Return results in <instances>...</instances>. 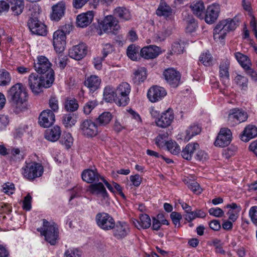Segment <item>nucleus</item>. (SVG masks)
<instances>
[{"label":"nucleus","instance_id":"obj_11","mask_svg":"<svg viewBox=\"0 0 257 257\" xmlns=\"http://www.w3.org/2000/svg\"><path fill=\"white\" fill-rule=\"evenodd\" d=\"M34 68L41 75L49 74L51 72L54 73L51 68V63L44 56H39L37 57V62L34 63Z\"/></svg>","mask_w":257,"mask_h":257},{"label":"nucleus","instance_id":"obj_34","mask_svg":"<svg viewBox=\"0 0 257 257\" xmlns=\"http://www.w3.org/2000/svg\"><path fill=\"white\" fill-rule=\"evenodd\" d=\"M113 14L115 16L119 18L122 22L129 21L132 18L129 10L125 7H117L114 9Z\"/></svg>","mask_w":257,"mask_h":257},{"label":"nucleus","instance_id":"obj_37","mask_svg":"<svg viewBox=\"0 0 257 257\" xmlns=\"http://www.w3.org/2000/svg\"><path fill=\"white\" fill-rule=\"evenodd\" d=\"M200 132L201 128L197 125H191L186 130L182 139L184 142H188L193 137L198 135Z\"/></svg>","mask_w":257,"mask_h":257},{"label":"nucleus","instance_id":"obj_61","mask_svg":"<svg viewBox=\"0 0 257 257\" xmlns=\"http://www.w3.org/2000/svg\"><path fill=\"white\" fill-rule=\"evenodd\" d=\"M90 1V0H73L72 5L74 8L79 9Z\"/></svg>","mask_w":257,"mask_h":257},{"label":"nucleus","instance_id":"obj_5","mask_svg":"<svg viewBox=\"0 0 257 257\" xmlns=\"http://www.w3.org/2000/svg\"><path fill=\"white\" fill-rule=\"evenodd\" d=\"M72 29L71 26L65 25L62 30H58L54 33L53 45L57 53H61L64 50L66 45V35L69 33L70 30Z\"/></svg>","mask_w":257,"mask_h":257},{"label":"nucleus","instance_id":"obj_32","mask_svg":"<svg viewBox=\"0 0 257 257\" xmlns=\"http://www.w3.org/2000/svg\"><path fill=\"white\" fill-rule=\"evenodd\" d=\"M133 223L138 229L140 228L147 229L150 227L151 220L148 215L141 214L140 215V220H135L133 221Z\"/></svg>","mask_w":257,"mask_h":257},{"label":"nucleus","instance_id":"obj_48","mask_svg":"<svg viewBox=\"0 0 257 257\" xmlns=\"http://www.w3.org/2000/svg\"><path fill=\"white\" fill-rule=\"evenodd\" d=\"M98 105V101L96 100H91L86 103L83 106V112L88 115Z\"/></svg>","mask_w":257,"mask_h":257},{"label":"nucleus","instance_id":"obj_44","mask_svg":"<svg viewBox=\"0 0 257 257\" xmlns=\"http://www.w3.org/2000/svg\"><path fill=\"white\" fill-rule=\"evenodd\" d=\"M168 134L164 132L160 134L155 139V144L159 148L163 147L167 145L168 142Z\"/></svg>","mask_w":257,"mask_h":257},{"label":"nucleus","instance_id":"obj_54","mask_svg":"<svg viewBox=\"0 0 257 257\" xmlns=\"http://www.w3.org/2000/svg\"><path fill=\"white\" fill-rule=\"evenodd\" d=\"M49 105L53 112L58 111L59 109L58 100L56 96H52L50 97Z\"/></svg>","mask_w":257,"mask_h":257},{"label":"nucleus","instance_id":"obj_42","mask_svg":"<svg viewBox=\"0 0 257 257\" xmlns=\"http://www.w3.org/2000/svg\"><path fill=\"white\" fill-rule=\"evenodd\" d=\"M111 119V114L109 112H104L96 118V122L99 125H106L109 123Z\"/></svg>","mask_w":257,"mask_h":257},{"label":"nucleus","instance_id":"obj_49","mask_svg":"<svg viewBox=\"0 0 257 257\" xmlns=\"http://www.w3.org/2000/svg\"><path fill=\"white\" fill-rule=\"evenodd\" d=\"M166 146L168 150L172 154L177 155L180 151V146L175 142L170 141Z\"/></svg>","mask_w":257,"mask_h":257},{"label":"nucleus","instance_id":"obj_29","mask_svg":"<svg viewBox=\"0 0 257 257\" xmlns=\"http://www.w3.org/2000/svg\"><path fill=\"white\" fill-rule=\"evenodd\" d=\"M61 134L60 127L58 125H55L45 131V138L48 141L54 142L60 138Z\"/></svg>","mask_w":257,"mask_h":257},{"label":"nucleus","instance_id":"obj_13","mask_svg":"<svg viewBox=\"0 0 257 257\" xmlns=\"http://www.w3.org/2000/svg\"><path fill=\"white\" fill-rule=\"evenodd\" d=\"M174 119V114L173 109H168L167 110L162 113L159 118L155 120L156 125L161 128H167L173 121Z\"/></svg>","mask_w":257,"mask_h":257},{"label":"nucleus","instance_id":"obj_60","mask_svg":"<svg viewBox=\"0 0 257 257\" xmlns=\"http://www.w3.org/2000/svg\"><path fill=\"white\" fill-rule=\"evenodd\" d=\"M188 188L191 190L193 192L197 194L201 193L202 189L200 187L199 184L196 182H192L188 184Z\"/></svg>","mask_w":257,"mask_h":257},{"label":"nucleus","instance_id":"obj_18","mask_svg":"<svg viewBox=\"0 0 257 257\" xmlns=\"http://www.w3.org/2000/svg\"><path fill=\"white\" fill-rule=\"evenodd\" d=\"M219 12L220 7L218 4H212L208 7L205 14H204L205 22L209 24L214 23L218 18Z\"/></svg>","mask_w":257,"mask_h":257},{"label":"nucleus","instance_id":"obj_10","mask_svg":"<svg viewBox=\"0 0 257 257\" xmlns=\"http://www.w3.org/2000/svg\"><path fill=\"white\" fill-rule=\"evenodd\" d=\"M247 118L248 114L247 112L238 108L230 110L228 116L229 122L233 125L245 121Z\"/></svg>","mask_w":257,"mask_h":257},{"label":"nucleus","instance_id":"obj_9","mask_svg":"<svg viewBox=\"0 0 257 257\" xmlns=\"http://www.w3.org/2000/svg\"><path fill=\"white\" fill-rule=\"evenodd\" d=\"M79 132L87 138L95 136L98 132L96 124L90 119L83 120L80 124Z\"/></svg>","mask_w":257,"mask_h":257},{"label":"nucleus","instance_id":"obj_15","mask_svg":"<svg viewBox=\"0 0 257 257\" xmlns=\"http://www.w3.org/2000/svg\"><path fill=\"white\" fill-rule=\"evenodd\" d=\"M87 51V45L85 43H81L69 49V56L75 60H80L86 55Z\"/></svg>","mask_w":257,"mask_h":257},{"label":"nucleus","instance_id":"obj_33","mask_svg":"<svg viewBox=\"0 0 257 257\" xmlns=\"http://www.w3.org/2000/svg\"><path fill=\"white\" fill-rule=\"evenodd\" d=\"M101 79L96 75H91L85 81L84 84L91 91H95L100 86Z\"/></svg>","mask_w":257,"mask_h":257},{"label":"nucleus","instance_id":"obj_45","mask_svg":"<svg viewBox=\"0 0 257 257\" xmlns=\"http://www.w3.org/2000/svg\"><path fill=\"white\" fill-rule=\"evenodd\" d=\"M11 80L10 73L5 69L0 70V85L5 86L9 85Z\"/></svg>","mask_w":257,"mask_h":257},{"label":"nucleus","instance_id":"obj_12","mask_svg":"<svg viewBox=\"0 0 257 257\" xmlns=\"http://www.w3.org/2000/svg\"><path fill=\"white\" fill-rule=\"evenodd\" d=\"M28 26L34 34L40 36H45L47 34L46 26L36 18H31L28 22Z\"/></svg>","mask_w":257,"mask_h":257},{"label":"nucleus","instance_id":"obj_24","mask_svg":"<svg viewBox=\"0 0 257 257\" xmlns=\"http://www.w3.org/2000/svg\"><path fill=\"white\" fill-rule=\"evenodd\" d=\"M113 229V235L117 239L124 237L130 232L128 225L124 222H118Z\"/></svg>","mask_w":257,"mask_h":257},{"label":"nucleus","instance_id":"obj_39","mask_svg":"<svg viewBox=\"0 0 257 257\" xmlns=\"http://www.w3.org/2000/svg\"><path fill=\"white\" fill-rule=\"evenodd\" d=\"M11 9L15 16H18L22 13L24 9V2L23 0H14L10 3Z\"/></svg>","mask_w":257,"mask_h":257},{"label":"nucleus","instance_id":"obj_22","mask_svg":"<svg viewBox=\"0 0 257 257\" xmlns=\"http://www.w3.org/2000/svg\"><path fill=\"white\" fill-rule=\"evenodd\" d=\"M94 18V13L92 11H89L86 13L78 15L76 18V25L80 28H84L88 26L92 22Z\"/></svg>","mask_w":257,"mask_h":257},{"label":"nucleus","instance_id":"obj_16","mask_svg":"<svg viewBox=\"0 0 257 257\" xmlns=\"http://www.w3.org/2000/svg\"><path fill=\"white\" fill-rule=\"evenodd\" d=\"M232 134L230 130L227 128H222L214 142L216 146L224 147L228 146L231 141Z\"/></svg>","mask_w":257,"mask_h":257},{"label":"nucleus","instance_id":"obj_58","mask_svg":"<svg viewBox=\"0 0 257 257\" xmlns=\"http://www.w3.org/2000/svg\"><path fill=\"white\" fill-rule=\"evenodd\" d=\"M249 216L252 223L257 225V206H252L250 208Z\"/></svg>","mask_w":257,"mask_h":257},{"label":"nucleus","instance_id":"obj_55","mask_svg":"<svg viewBox=\"0 0 257 257\" xmlns=\"http://www.w3.org/2000/svg\"><path fill=\"white\" fill-rule=\"evenodd\" d=\"M183 44H181L179 42H174L172 47L171 51V54H180L183 53L184 50Z\"/></svg>","mask_w":257,"mask_h":257},{"label":"nucleus","instance_id":"obj_2","mask_svg":"<svg viewBox=\"0 0 257 257\" xmlns=\"http://www.w3.org/2000/svg\"><path fill=\"white\" fill-rule=\"evenodd\" d=\"M54 80V76L53 72L49 74L45 75L32 73L28 78V85L34 94H38L42 91L43 87H49Z\"/></svg>","mask_w":257,"mask_h":257},{"label":"nucleus","instance_id":"obj_7","mask_svg":"<svg viewBox=\"0 0 257 257\" xmlns=\"http://www.w3.org/2000/svg\"><path fill=\"white\" fill-rule=\"evenodd\" d=\"M43 167L40 163L34 162L26 163L21 169V173L26 179L33 180L41 176L43 173Z\"/></svg>","mask_w":257,"mask_h":257},{"label":"nucleus","instance_id":"obj_51","mask_svg":"<svg viewBox=\"0 0 257 257\" xmlns=\"http://www.w3.org/2000/svg\"><path fill=\"white\" fill-rule=\"evenodd\" d=\"M81 251L77 248H69L64 253V257H81Z\"/></svg>","mask_w":257,"mask_h":257},{"label":"nucleus","instance_id":"obj_23","mask_svg":"<svg viewBox=\"0 0 257 257\" xmlns=\"http://www.w3.org/2000/svg\"><path fill=\"white\" fill-rule=\"evenodd\" d=\"M160 53V49L155 45H150L143 48L141 51V56L145 59H154Z\"/></svg>","mask_w":257,"mask_h":257},{"label":"nucleus","instance_id":"obj_17","mask_svg":"<svg viewBox=\"0 0 257 257\" xmlns=\"http://www.w3.org/2000/svg\"><path fill=\"white\" fill-rule=\"evenodd\" d=\"M166 94L167 92L163 87L153 86L149 89L147 96L150 101L156 102L162 100Z\"/></svg>","mask_w":257,"mask_h":257},{"label":"nucleus","instance_id":"obj_25","mask_svg":"<svg viewBox=\"0 0 257 257\" xmlns=\"http://www.w3.org/2000/svg\"><path fill=\"white\" fill-rule=\"evenodd\" d=\"M52 12L51 14V19L55 21H59L64 15L66 9V5L65 2H60L52 8Z\"/></svg>","mask_w":257,"mask_h":257},{"label":"nucleus","instance_id":"obj_21","mask_svg":"<svg viewBox=\"0 0 257 257\" xmlns=\"http://www.w3.org/2000/svg\"><path fill=\"white\" fill-rule=\"evenodd\" d=\"M117 20L111 15L107 16L104 19L102 29L105 32H109L112 30L117 31L119 29Z\"/></svg>","mask_w":257,"mask_h":257},{"label":"nucleus","instance_id":"obj_63","mask_svg":"<svg viewBox=\"0 0 257 257\" xmlns=\"http://www.w3.org/2000/svg\"><path fill=\"white\" fill-rule=\"evenodd\" d=\"M130 180L132 182L133 185L138 187L140 185L142 182V178L139 174L132 175L130 176Z\"/></svg>","mask_w":257,"mask_h":257},{"label":"nucleus","instance_id":"obj_30","mask_svg":"<svg viewBox=\"0 0 257 257\" xmlns=\"http://www.w3.org/2000/svg\"><path fill=\"white\" fill-rule=\"evenodd\" d=\"M190 8L196 17L200 19H204L205 6L203 2L199 1L193 2L190 6Z\"/></svg>","mask_w":257,"mask_h":257},{"label":"nucleus","instance_id":"obj_35","mask_svg":"<svg viewBox=\"0 0 257 257\" xmlns=\"http://www.w3.org/2000/svg\"><path fill=\"white\" fill-rule=\"evenodd\" d=\"M64 109L66 111L73 112L78 110L79 104L77 100L74 98L67 97L63 103Z\"/></svg>","mask_w":257,"mask_h":257},{"label":"nucleus","instance_id":"obj_53","mask_svg":"<svg viewBox=\"0 0 257 257\" xmlns=\"http://www.w3.org/2000/svg\"><path fill=\"white\" fill-rule=\"evenodd\" d=\"M170 218L176 227L180 226V220L182 219V216L180 213L175 211L172 212Z\"/></svg>","mask_w":257,"mask_h":257},{"label":"nucleus","instance_id":"obj_19","mask_svg":"<svg viewBox=\"0 0 257 257\" xmlns=\"http://www.w3.org/2000/svg\"><path fill=\"white\" fill-rule=\"evenodd\" d=\"M55 120V116L53 112L49 109L43 110L39 117V124L44 127L51 126Z\"/></svg>","mask_w":257,"mask_h":257},{"label":"nucleus","instance_id":"obj_38","mask_svg":"<svg viewBox=\"0 0 257 257\" xmlns=\"http://www.w3.org/2000/svg\"><path fill=\"white\" fill-rule=\"evenodd\" d=\"M103 98L107 102L115 103V89L110 85L105 86L103 91Z\"/></svg>","mask_w":257,"mask_h":257},{"label":"nucleus","instance_id":"obj_43","mask_svg":"<svg viewBox=\"0 0 257 257\" xmlns=\"http://www.w3.org/2000/svg\"><path fill=\"white\" fill-rule=\"evenodd\" d=\"M76 122L75 115L73 113H68L64 115L63 117V123L66 127H71Z\"/></svg>","mask_w":257,"mask_h":257},{"label":"nucleus","instance_id":"obj_6","mask_svg":"<svg viewBox=\"0 0 257 257\" xmlns=\"http://www.w3.org/2000/svg\"><path fill=\"white\" fill-rule=\"evenodd\" d=\"M131 86L127 82H121L115 89V104L119 106H125L130 101L129 94Z\"/></svg>","mask_w":257,"mask_h":257},{"label":"nucleus","instance_id":"obj_3","mask_svg":"<svg viewBox=\"0 0 257 257\" xmlns=\"http://www.w3.org/2000/svg\"><path fill=\"white\" fill-rule=\"evenodd\" d=\"M238 20L234 17L232 19H227L220 22L215 27L213 37L216 41H221L225 37L227 33L235 30L238 25Z\"/></svg>","mask_w":257,"mask_h":257},{"label":"nucleus","instance_id":"obj_57","mask_svg":"<svg viewBox=\"0 0 257 257\" xmlns=\"http://www.w3.org/2000/svg\"><path fill=\"white\" fill-rule=\"evenodd\" d=\"M208 212L210 215L216 217H221L223 216L224 211L220 208H211L209 209Z\"/></svg>","mask_w":257,"mask_h":257},{"label":"nucleus","instance_id":"obj_27","mask_svg":"<svg viewBox=\"0 0 257 257\" xmlns=\"http://www.w3.org/2000/svg\"><path fill=\"white\" fill-rule=\"evenodd\" d=\"M88 191L93 195H101L104 199L108 196L106 190L101 182L91 184L88 188Z\"/></svg>","mask_w":257,"mask_h":257},{"label":"nucleus","instance_id":"obj_36","mask_svg":"<svg viewBox=\"0 0 257 257\" xmlns=\"http://www.w3.org/2000/svg\"><path fill=\"white\" fill-rule=\"evenodd\" d=\"M199 147L197 143H189L186 145L185 148L182 150L181 155L182 157L187 160H190L194 151Z\"/></svg>","mask_w":257,"mask_h":257},{"label":"nucleus","instance_id":"obj_56","mask_svg":"<svg viewBox=\"0 0 257 257\" xmlns=\"http://www.w3.org/2000/svg\"><path fill=\"white\" fill-rule=\"evenodd\" d=\"M113 0H90L89 5L90 7L93 9H96L99 4H110Z\"/></svg>","mask_w":257,"mask_h":257},{"label":"nucleus","instance_id":"obj_52","mask_svg":"<svg viewBox=\"0 0 257 257\" xmlns=\"http://www.w3.org/2000/svg\"><path fill=\"white\" fill-rule=\"evenodd\" d=\"M138 52V48L133 45H130L127 49V55L133 60H137Z\"/></svg>","mask_w":257,"mask_h":257},{"label":"nucleus","instance_id":"obj_40","mask_svg":"<svg viewBox=\"0 0 257 257\" xmlns=\"http://www.w3.org/2000/svg\"><path fill=\"white\" fill-rule=\"evenodd\" d=\"M230 62L227 59L223 60L219 65V74L222 78H229V67Z\"/></svg>","mask_w":257,"mask_h":257},{"label":"nucleus","instance_id":"obj_31","mask_svg":"<svg viewBox=\"0 0 257 257\" xmlns=\"http://www.w3.org/2000/svg\"><path fill=\"white\" fill-rule=\"evenodd\" d=\"M257 136V127L255 125H248L244 128L241 136V140L248 142Z\"/></svg>","mask_w":257,"mask_h":257},{"label":"nucleus","instance_id":"obj_64","mask_svg":"<svg viewBox=\"0 0 257 257\" xmlns=\"http://www.w3.org/2000/svg\"><path fill=\"white\" fill-rule=\"evenodd\" d=\"M81 187L80 186H76L73 188L71 192L70 201H71L75 197L79 196L81 194Z\"/></svg>","mask_w":257,"mask_h":257},{"label":"nucleus","instance_id":"obj_46","mask_svg":"<svg viewBox=\"0 0 257 257\" xmlns=\"http://www.w3.org/2000/svg\"><path fill=\"white\" fill-rule=\"evenodd\" d=\"M61 143L69 149L73 145V138L69 133H64L60 140Z\"/></svg>","mask_w":257,"mask_h":257},{"label":"nucleus","instance_id":"obj_26","mask_svg":"<svg viewBox=\"0 0 257 257\" xmlns=\"http://www.w3.org/2000/svg\"><path fill=\"white\" fill-rule=\"evenodd\" d=\"M156 13L158 16H163L167 19L173 15V10L164 0H161Z\"/></svg>","mask_w":257,"mask_h":257},{"label":"nucleus","instance_id":"obj_62","mask_svg":"<svg viewBox=\"0 0 257 257\" xmlns=\"http://www.w3.org/2000/svg\"><path fill=\"white\" fill-rule=\"evenodd\" d=\"M114 50L113 46L110 44L107 43L104 45L102 54L103 58H105L107 55L111 53Z\"/></svg>","mask_w":257,"mask_h":257},{"label":"nucleus","instance_id":"obj_41","mask_svg":"<svg viewBox=\"0 0 257 257\" xmlns=\"http://www.w3.org/2000/svg\"><path fill=\"white\" fill-rule=\"evenodd\" d=\"M234 56L238 62L240 64L242 68L245 70L248 69L250 66L251 63L249 58L240 52H236Z\"/></svg>","mask_w":257,"mask_h":257},{"label":"nucleus","instance_id":"obj_47","mask_svg":"<svg viewBox=\"0 0 257 257\" xmlns=\"http://www.w3.org/2000/svg\"><path fill=\"white\" fill-rule=\"evenodd\" d=\"M235 83L238 85L241 89L245 90L247 87L248 79L241 75H237L234 79Z\"/></svg>","mask_w":257,"mask_h":257},{"label":"nucleus","instance_id":"obj_50","mask_svg":"<svg viewBox=\"0 0 257 257\" xmlns=\"http://www.w3.org/2000/svg\"><path fill=\"white\" fill-rule=\"evenodd\" d=\"M199 61L206 66H209L211 65L212 58L209 52L202 53L200 57Z\"/></svg>","mask_w":257,"mask_h":257},{"label":"nucleus","instance_id":"obj_20","mask_svg":"<svg viewBox=\"0 0 257 257\" xmlns=\"http://www.w3.org/2000/svg\"><path fill=\"white\" fill-rule=\"evenodd\" d=\"M82 180L87 183L93 184L101 180V177L96 169H86L81 173Z\"/></svg>","mask_w":257,"mask_h":257},{"label":"nucleus","instance_id":"obj_4","mask_svg":"<svg viewBox=\"0 0 257 257\" xmlns=\"http://www.w3.org/2000/svg\"><path fill=\"white\" fill-rule=\"evenodd\" d=\"M41 235L44 236L45 240L51 245H55L59 239L58 228L55 223H51L46 219H43V226L37 228Z\"/></svg>","mask_w":257,"mask_h":257},{"label":"nucleus","instance_id":"obj_28","mask_svg":"<svg viewBox=\"0 0 257 257\" xmlns=\"http://www.w3.org/2000/svg\"><path fill=\"white\" fill-rule=\"evenodd\" d=\"M147 77V71L144 67L135 69L132 76V80L135 84H140L143 82Z\"/></svg>","mask_w":257,"mask_h":257},{"label":"nucleus","instance_id":"obj_14","mask_svg":"<svg viewBox=\"0 0 257 257\" xmlns=\"http://www.w3.org/2000/svg\"><path fill=\"white\" fill-rule=\"evenodd\" d=\"M163 75L167 82L172 87H177L180 82L181 75L174 68H168L165 70Z\"/></svg>","mask_w":257,"mask_h":257},{"label":"nucleus","instance_id":"obj_1","mask_svg":"<svg viewBox=\"0 0 257 257\" xmlns=\"http://www.w3.org/2000/svg\"><path fill=\"white\" fill-rule=\"evenodd\" d=\"M7 98L17 112L27 108L28 93L25 86L21 83L13 85L7 91Z\"/></svg>","mask_w":257,"mask_h":257},{"label":"nucleus","instance_id":"obj_59","mask_svg":"<svg viewBox=\"0 0 257 257\" xmlns=\"http://www.w3.org/2000/svg\"><path fill=\"white\" fill-rule=\"evenodd\" d=\"M32 197L28 194L23 201V208L24 209L29 211L31 209Z\"/></svg>","mask_w":257,"mask_h":257},{"label":"nucleus","instance_id":"obj_8","mask_svg":"<svg viewBox=\"0 0 257 257\" xmlns=\"http://www.w3.org/2000/svg\"><path fill=\"white\" fill-rule=\"evenodd\" d=\"M97 225L104 230H109L115 226V221L113 217L105 212L98 213L95 216Z\"/></svg>","mask_w":257,"mask_h":257}]
</instances>
